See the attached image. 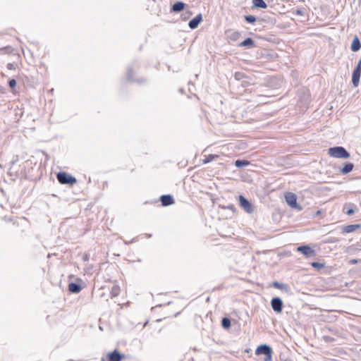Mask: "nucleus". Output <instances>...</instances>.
Wrapping results in <instances>:
<instances>
[{
	"mask_svg": "<svg viewBox=\"0 0 361 361\" xmlns=\"http://www.w3.org/2000/svg\"><path fill=\"white\" fill-rule=\"evenodd\" d=\"M328 154L332 157L339 159H348L350 157V153L341 146L330 147Z\"/></svg>",
	"mask_w": 361,
	"mask_h": 361,
	"instance_id": "1",
	"label": "nucleus"
},
{
	"mask_svg": "<svg viewBox=\"0 0 361 361\" xmlns=\"http://www.w3.org/2000/svg\"><path fill=\"white\" fill-rule=\"evenodd\" d=\"M272 349L271 348L267 345L263 344L257 347L255 350L256 355H264V361H271L272 359Z\"/></svg>",
	"mask_w": 361,
	"mask_h": 361,
	"instance_id": "2",
	"label": "nucleus"
},
{
	"mask_svg": "<svg viewBox=\"0 0 361 361\" xmlns=\"http://www.w3.org/2000/svg\"><path fill=\"white\" fill-rule=\"evenodd\" d=\"M57 180L61 184L73 185L76 183V178L66 172H59L57 173Z\"/></svg>",
	"mask_w": 361,
	"mask_h": 361,
	"instance_id": "3",
	"label": "nucleus"
},
{
	"mask_svg": "<svg viewBox=\"0 0 361 361\" xmlns=\"http://www.w3.org/2000/svg\"><path fill=\"white\" fill-rule=\"evenodd\" d=\"M297 251L302 253L307 258L312 257L316 255V252L310 245H300L297 247Z\"/></svg>",
	"mask_w": 361,
	"mask_h": 361,
	"instance_id": "4",
	"label": "nucleus"
},
{
	"mask_svg": "<svg viewBox=\"0 0 361 361\" xmlns=\"http://www.w3.org/2000/svg\"><path fill=\"white\" fill-rule=\"evenodd\" d=\"M286 203L292 208L302 209V207L297 203V197L294 193L288 192L285 196Z\"/></svg>",
	"mask_w": 361,
	"mask_h": 361,
	"instance_id": "5",
	"label": "nucleus"
},
{
	"mask_svg": "<svg viewBox=\"0 0 361 361\" xmlns=\"http://www.w3.org/2000/svg\"><path fill=\"white\" fill-rule=\"evenodd\" d=\"M271 306L275 312L280 313L282 312L283 302L280 298L274 297L271 300Z\"/></svg>",
	"mask_w": 361,
	"mask_h": 361,
	"instance_id": "6",
	"label": "nucleus"
},
{
	"mask_svg": "<svg viewBox=\"0 0 361 361\" xmlns=\"http://www.w3.org/2000/svg\"><path fill=\"white\" fill-rule=\"evenodd\" d=\"M240 205L249 214L254 212V207L252 204L243 195L239 196Z\"/></svg>",
	"mask_w": 361,
	"mask_h": 361,
	"instance_id": "7",
	"label": "nucleus"
},
{
	"mask_svg": "<svg viewBox=\"0 0 361 361\" xmlns=\"http://www.w3.org/2000/svg\"><path fill=\"white\" fill-rule=\"evenodd\" d=\"M202 21V15L201 13H199L194 18L189 21L188 26L190 29L194 30L198 27V25Z\"/></svg>",
	"mask_w": 361,
	"mask_h": 361,
	"instance_id": "8",
	"label": "nucleus"
},
{
	"mask_svg": "<svg viewBox=\"0 0 361 361\" xmlns=\"http://www.w3.org/2000/svg\"><path fill=\"white\" fill-rule=\"evenodd\" d=\"M123 357V355L117 350H114L113 352L109 353L107 355L108 361H121Z\"/></svg>",
	"mask_w": 361,
	"mask_h": 361,
	"instance_id": "9",
	"label": "nucleus"
},
{
	"mask_svg": "<svg viewBox=\"0 0 361 361\" xmlns=\"http://www.w3.org/2000/svg\"><path fill=\"white\" fill-rule=\"evenodd\" d=\"M161 204L164 207L171 205L174 203V199L171 195H163L160 197Z\"/></svg>",
	"mask_w": 361,
	"mask_h": 361,
	"instance_id": "10",
	"label": "nucleus"
},
{
	"mask_svg": "<svg viewBox=\"0 0 361 361\" xmlns=\"http://www.w3.org/2000/svg\"><path fill=\"white\" fill-rule=\"evenodd\" d=\"M361 70L355 68L352 75V82L354 87H357L360 82Z\"/></svg>",
	"mask_w": 361,
	"mask_h": 361,
	"instance_id": "11",
	"label": "nucleus"
},
{
	"mask_svg": "<svg viewBox=\"0 0 361 361\" xmlns=\"http://www.w3.org/2000/svg\"><path fill=\"white\" fill-rule=\"evenodd\" d=\"M186 4L183 1H176L171 8V12L179 13L184 10Z\"/></svg>",
	"mask_w": 361,
	"mask_h": 361,
	"instance_id": "12",
	"label": "nucleus"
},
{
	"mask_svg": "<svg viewBox=\"0 0 361 361\" xmlns=\"http://www.w3.org/2000/svg\"><path fill=\"white\" fill-rule=\"evenodd\" d=\"M81 289L82 287L79 283L71 282L68 284V290L72 293H78Z\"/></svg>",
	"mask_w": 361,
	"mask_h": 361,
	"instance_id": "13",
	"label": "nucleus"
},
{
	"mask_svg": "<svg viewBox=\"0 0 361 361\" xmlns=\"http://www.w3.org/2000/svg\"><path fill=\"white\" fill-rule=\"evenodd\" d=\"M361 48V42L359 39V38L355 36L352 42L350 49L353 51L356 52L359 51Z\"/></svg>",
	"mask_w": 361,
	"mask_h": 361,
	"instance_id": "14",
	"label": "nucleus"
},
{
	"mask_svg": "<svg viewBox=\"0 0 361 361\" xmlns=\"http://www.w3.org/2000/svg\"><path fill=\"white\" fill-rule=\"evenodd\" d=\"M360 228V224H350L345 226L343 228V233H350L355 231L357 229Z\"/></svg>",
	"mask_w": 361,
	"mask_h": 361,
	"instance_id": "15",
	"label": "nucleus"
},
{
	"mask_svg": "<svg viewBox=\"0 0 361 361\" xmlns=\"http://www.w3.org/2000/svg\"><path fill=\"white\" fill-rule=\"evenodd\" d=\"M238 46L239 47H246L248 48H252V47H255L256 45H255V41L252 38L247 37L245 40H243L242 42H240Z\"/></svg>",
	"mask_w": 361,
	"mask_h": 361,
	"instance_id": "16",
	"label": "nucleus"
},
{
	"mask_svg": "<svg viewBox=\"0 0 361 361\" xmlns=\"http://www.w3.org/2000/svg\"><path fill=\"white\" fill-rule=\"evenodd\" d=\"M354 164L350 162H347L344 164L343 167L340 170L342 174H347L353 171Z\"/></svg>",
	"mask_w": 361,
	"mask_h": 361,
	"instance_id": "17",
	"label": "nucleus"
},
{
	"mask_svg": "<svg viewBox=\"0 0 361 361\" xmlns=\"http://www.w3.org/2000/svg\"><path fill=\"white\" fill-rule=\"evenodd\" d=\"M253 7L259 8H267V4L264 0H252Z\"/></svg>",
	"mask_w": 361,
	"mask_h": 361,
	"instance_id": "18",
	"label": "nucleus"
},
{
	"mask_svg": "<svg viewBox=\"0 0 361 361\" xmlns=\"http://www.w3.org/2000/svg\"><path fill=\"white\" fill-rule=\"evenodd\" d=\"M250 164V162L244 159H237L235 161V166L238 168H243Z\"/></svg>",
	"mask_w": 361,
	"mask_h": 361,
	"instance_id": "19",
	"label": "nucleus"
},
{
	"mask_svg": "<svg viewBox=\"0 0 361 361\" xmlns=\"http://www.w3.org/2000/svg\"><path fill=\"white\" fill-rule=\"evenodd\" d=\"M231 322L228 317H224L221 319V326L224 329H228L231 327Z\"/></svg>",
	"mask_w": 361,
	"mask_h": 361,
	"instance_id": "20",
	"label": "nucleus"
},
{
	"mask_svg": "<svg viewBox=\"0 0 361 361\" xmlns=\"http://www.w3.org/2000/svg\"><path fill=\"white\" fill-rule=\"evenodd\" d=\"M240 37V33L238 31L232 32L229 35L228 38L233 42L237 41Z\"/></svg>",
	"mask_w": 361,
	"mask_h": 361,
	"instance_id": "21",
	"label": "nucleus"
},
{
	"mask_svg": "<svg viewBox=\"0 0 361 361\" xmlns=\"http://www.w3.org/2000/svg\"><path fill=\"white\" fill-rule=\"evenodd\" d=\"M119 292H120L119 286H114L111 288V293H110L111 298H114V297L118 296L119 295Z\"/></svg>",
	"mask_w": 361,
	"mask_h": 361,
	"instance_id": "22",
	"label": "nucleus"
},
{
	"mask_svg": "<svg viewBox=\"0 0 361 361\" xmlns=\"http://www.w3.org/2000/svg\"><path fill=\"white\" fill-rule=\"evenodd\" d=\"M244 18L247 23L251 24H253L257 20V18L252 15L245 16Z\"/></svg>",
	"mask_w": 361,
	"mask_h": 361,
	"instance_id": "23",
	"label": "nucleus"
},
{
	"mask_svg": "<svg viewBox=\"0 0 361 361\" xmlns=\"http://www.w3.org/2000/svg\"><path fill=\"white\" fill-rule=\"evenodd\" d=\"M311 265L312 267H314L316 269H320L323 267H324L325 264L324 263L318 262H314L311 263Z\"/></svg>",
	"mask_w": 361,
	"mask_h": 361,
	"instance_id": "24",
	"label": "nucleus"
},
{
	"mask_svg": "<svg viewBox=\"0 0 361 361\" xmlns=\"http://www.w3.org/2000/svg\"><path fill=\"white\" fill-rule=\"evenodd\" d=\"M218 156L216 154H209L207 158H205L203 161L204 164H207L213 160H214L216 158H217Z\"/></svg>",
	"mask_w": 361,
	"mask_h": 361,
	"instance_id": "25",
	"label": "nucleus"
},
{
	"mask_svg": "<svg viewBox=\"0 0 361 361\" xmlns=\"http://www.w3.org/2000/svg\"><path fill=\"white\" fill-rule=\"evenodd\" d=\"M273 286L276 288H279V289H283L285 288H286V285L284 284V283H281L278 281H274L273 283Z\"/></svg>",
	"mask_w": 361,
	"mask_h": 361,
	"instance_id": "26",
	"label": "nucleus"
},
{
	"mask_svg": "<svg viewBox=\"0 0 361 361\" xmlns=\"http://www.w3.org/2000/svg\"><path fill=\"white\" fill-rule=\"evenodd\" d=\"M127 78L128 80H133V69H132V68H128Z\"/></svg>",
	"mask_w": 361,
	"mask_h": 361,
	"instance_id": "27",
	"label": "nucleus"
},
{
	"mask_svg": "<svg viewBox=\"0 0 361 361\" xmlns=\"http://www.w3.org/2000/svg\"><path fill=\"white\" fill-rule=\"evenodd\" d=\"M235 78L237 80H241L243 78H244V74L243 73H240V72H236L235 73Z\"/></svg>",
	"mask_w": 361,
	"mask_h": 361,
	"instance_id": "28",
	"label": "nucleus"
},
{
	"mask_svg": "<svg viewBox=\"0 0 361 361\" xmlns=\"http://www.w3.org/2000/svg\"><path fill=\"white\" fill-rule=\"evenodd\" d=\"M8 85L11 89H14L16 86V80L15 79H11L8 81Z\"/></svg>",
	"mask_w": 361,
	"mask_h": 361,
	"instance_id": "29",
	"label": "nucleus"
},
{
	"mask_svg": "<svg viewBox=\"0 0 361 361\" xmlns=\"http://www.w3.org/2000/svg\"><path fill=\"white\" fill-rule=\"evenodd\" d=\"M192 15L191 11H187L181 15L183 20H185L189 18L190 16Z\"/></svg>",
	"mask_w": 361,
	"mask_h": 361,
	"instance_id": "30",
	"label": "nucleus"
},
{
	"mask_svg": "<svg viewBox=\"0 0 361 361\" xmlns=\"http://www.w3.org/2000/svg\"><path fill=\"white\" fill-rule=\"evenodd\" d=\"M294 13L296 15H299V16H304L305 15V9H301V8L297 9L294 12Z\"/></svg>",
	"mask_w": 361,
	"mask_h": 361,
	"instance_id": "31",
	"label": "nucleus"
},
{
	"mask_svg": "<svg viewBox=\"0 0 361 361\" xmlns=\"http://www.w3.org/2000/svg\"><path fill=\"white\" fill-rule=\"evenodd\" d=\"M355 213V211L353 208L348 209L345 212V214L348 215H352Z\"/></svg>",
	"mask_w": 361,
	"mask_h": 361,
	"instance_id": "32",
	"label": "nucleus"
},
{
	"mask_svg": "<svg viewBox=\"0 0 361 361\" xmlns=\"http://www.w3.org/2000/svg\"><path fill=\"white\" fill-rule=\"evenodd\" d=\"M89 259H90V255L87 253L84 254V255L82 256V260L84 262H88Z\"/></svg>",
	"mask_w": 361,
	"mask_h": 361,
	"instance_id": "33",
	"label": "nucleus"
},
{
	"mask_svg": "<svg viewBox=\"0 0 361 361\" xmlns=\"http://www.w3.org/2000/svg\"><path fill=\"white\" fill-rule=\"evenodd\" d=\"M7 68L9 70H15L16 66L13 63H9L7 64Z\"/></svg>",
	"mask_w": 361,
	"mask_h": 361,
	"instance_id": "34",
	"label": "nucleus"
},
{
	"mask_svg": "<svg viewBox=\"0 0 361 361\" xmlns=\"http://www.w3.org/2000/svg\"><path fill=\"white\" fill-rule=\"evenodd\" d=\"M355 68L361 70V59L358 61V63H357V66L355 67Z\"/></svg>",
	"mask_w": 361,
	"mask_h": 361,
	"instance_id": "35",
	"label": "nucleus"
},
{
	"mask_svg": "<svg viewBox=\"0 0 361 361\" xmlns=\"http://www.w3.org/2000/svg\"><path fill=\"white\" fill-rule=\"evenodd\" d=\"M357 262H358V260H357V259H351V260L350 261V264H357Z\"/></svg>",
	"mask_w": 361,
	"mask_h": 361,
	"instance_id": "36",
	"label": "nucleus"
},
{
	"mask_svg": "<svg viewBox=\"0 0 361 361\" xmlns=\"http://www.w3.org/2000/svg\"><path fill=\"white\" fill-rule=\"evenodd\" d=\"M325 338H326V341H329V338H328V336H326Z\"/></svg>",
	"mask_w": 361,
	"mask_h": 361,
	"instance_id": "37",
	"label": "nucleus"
},
{
	"mask_svg": "<svg viewBox=\"0 0 361 361\" xmlns=\"http://www.w3.org/2000/svg\"><path fill=\"white\" fill-rule=\"evenodd\" d=\"M325 338H326V341H329V338H328V336H326Z\"/></svg>",
	"mask_w": 361,
	"mask_h": 361,
	"instance_id": "38",
	"label": "nucleus"
}]
</instances>
